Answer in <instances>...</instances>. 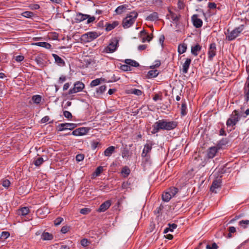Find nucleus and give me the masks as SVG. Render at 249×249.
<instances>
[{
  "label": "nucleus",
  "mask_w": 249,
  "mask_h": 249,
  "mask_svg": "<svg viewBox=\"0 0 249 249\" xmlns=\"http://www.w3.org/2000/svg\"><path fill=\"white\" fill-rule=\"evenodd\" d=\"M103 171V167L102 166H99L96 168L93 175L95 177L99 176Z\"/></svg>",
  "instance_id": "44"
},
{
  "label": "nucleus",
  "mask_w": 249,
  "mask_h": 249,
  "mask_svg": "<svg viewBox=\"0 0 249 249\" xmlns=\"http://www.w3.org/2000/svg\"><path fill=\"white\" fill-rule=\"evenodd\" d=\"M138 17V13L136 11H132L127 14V16L123 20V26L124 28L131 27L135 22Z\"/></svg>",
  "instance_id": "2"
},
{
  "label": "nucleus",
  "mask_w": 249,
  "mask_h": 249,
  "mask_svg": "<svg viewBox=\"0 0 249 249\" xmlns=\"http://www.w3.org/2000/svg\"><path fill=\"white\" fill-rule=\"evenodd\" d=\"M35 61L37 63V64L41 67H42L45 65V62L43 59L42 55H37L35 58Z\"/></svg>",
  "instance_id": "23"
},
{
  "label": "nucleus",
  "mask_w": 249,
  "mask_h": 249,
  "mask_svg": "<svg viewBox=\"0 0 249 249\" xmlns=\"http://www.w3.org/2000/svg\"><path fill=\"white\" fill-rule=\"evenodd\" d=\"M239 119V113L237 110H235L232 112L230 117L228 119L226 124L228 126H233L236 124L238 122Z\"/></svg>",
  "instance_id": "5"
},
{
  "label": "nucleus",
  "mask_w": 249,
  "mask_h": 249,
  "mask_svg": "<svg viewBox=\"0 0 249 249\" xmlns=\"http://www.w3.org/2000/svg\"><path fill=\"white\" fill-rule=\"evenodd\" d=\"M153 99L155 102L157 101L158 100H160V101L162 100V93H158V94H156L153 96Z\"/></svg>",
  "instance_id": "49"
},
{
  "label": "nucleus",
  "mask_w": 249,
  "mask_h": 249,
  "mask_svg": "<svg viewBox=\"0 0 249 249\" xmlns=\"http://www.w3.org/2000/svg\"><path fill=\"white\" fill-rule=\"evenodd\" d=\"M187 49V45L185 43L179 44L178 46V53L182 54L185 53Z\"/></svg>",
  "instance_id": "32"
},
{
  "label": "nucleus",
  "mask_w": 249,
  "mask_h": 249,
  "mask_svg": "<svg viewBox=\"0 0 249 249\" xmlns=\"http://www.w3.org/2000/svg\"><path fill=\"white\" fill-rule=\"evenodd\" d=\"M89 241L87 239H83L81 241V245L84 247L89 246Z\"/></svg>",
  "instance_id": "52"
},
{
  "label": "nucleus",
  "mask_w": 249,
  "mask_h": 249,
  "mask_svg": "<svg viewBox=\"0 0 249 249\" xmlns=\"http://www.w3.org/2000/svg\"><path fill=\"white\" fill-rule=\"evenodd\" d=\"M78 129L79 132L80 133V134H81V135L83 136V135H86V134H87L90 129L88 127H83L78 128Z\"/></svg>",
  "instance_id": "42"
},
{
  "label": "nucleus",
  "mask_w": 249,
  "mask_h": 249,
  "mask_svg": "<svg viewBox=\"0 0 249 249\" xmlns=\"http://www.w3.org/2000/svg\"><path fill=\"white\" fill-rule=\"evenodd\" d=\"M100 34L96 32H89L82 36L81 38L85 42H90L97 38Z\"/></svg>",
  "instance_id": "6"
},
{
  "label": "nucleus",
  "mask_w": 249,
  "mask_h": 249,
  "mask_svg": "<svg viewBox=\"0 0 249 249\" xmlns=\"http://www.w3.org/2000/svg\"><path fill=\"white\" fill-rule=\"evenodd\" d=\"M228 143V142L226 139H222L216 145L219 149L222 148L223 146L226 145Z\"/></svg>",
  "instance_id": "40"
},
{
  "label": "nucleus",
  "mask_w": 249,
  "mask_h": 249,
  "mask_svg": "<svg viewBox=\"0 0 249 249\" xmlns=\"http://www.w3.org/2000/svg\"><path fill=\"white\" fill-rule=\"evenodd\" d=\"M141 40L142 42L146 41L149 42L152 38V35H148L145 32L144 30H143L140 32V33Z\"/></svg>",
  "instance_id": "12"
},
{
  "label": "nucleus",
  "mask_w": 249,
  "mask_h": 249,
  "mask_svg": "<svg viewBox=\"0 0 249 249\" xmlns=\"http://www.w3.org/2000/svg\"><path fill=\"white\" fill-rule=\"evenodd\" d=\"M106 86L105 85H102L96 89V93L98 94H102L106 90Z\"/></svg>",
  "instance_id": "43"
},
{
  "label": "nucleus",
  "mask_w": 249,
  "mask_h": 249,
  "mask_svg": "<svg viewBox=\"0 0 249 249\" xmlns=\"http://www.w3.org/2000/svg\"><path fill=\"white\" fill-rule=\"evenodd\" d=\"M84 156L83 154H78L76 156V160L78 161H82L84 160Z\"/></svg>",
  "instance_id": "61"
},
{
  "label": "nucleus",
  "mask_w": 249,
  "mask_h": 249,
  "mask_svg": "<svg viewBox=\"0 0 249 249\" xmlns=\"http://www.w3.org/2000/svg\"><path fill=\"white\" fill-rule=\"evenodd\" d=\"M52 55L55 60V63H56L57 64L60 66L64 65L65 64V62L64 60L58 55L53 53Z\"/></svg>",
  "instance_id": "27"
},
{
  "label": "nucleus",
  "mask_w": 249,
  "mask_h": 249,
  "mask_svg": "<svg viewBox=\"0 0 249 249\" xmlns=\"http://www.w3.org/2000/svg\"><path fill=\"white\" fill-rule=\"evenodd\" d=\"M219 150L216 146L210 147L207 151V156L209 159L213 158Z\"/></svg>",
  "instance_id": "11"
},
{
  "label": "nucleus",
  "mask_w": 249,
  "mask_h": 249,
  "mask_svg": "<svg viewBox=\"0 0 249 249\" xmlns=\"http://www.w3.org/2000/svg\"><path fill=\"white\" fill-rule=\"evenodd\" d=\"M30 212L29 209L27 207H22L17 211V214L20 216H26Z\"/></svg>",
  "instance_id": "19"
},
{
  "label": "nucleus",
  "mask_w": 249,
  "mask_h": 249,
  "mask_svg": "<svg viewBox=\"0 0 249 249\" xmlns=\"http://www.w3.org/2000/svg\"><path fill=\"white\" fill-rule=\"evenodd\" d=\"M85 88V85L80 81L75 82L74 84L73 88L71 89L68 92L69 94H72L81 91Z\"/></svg>",
  "instance_id": "8"
},
{
  "label": "nucleus",
  "mask_w": 249,
  "mask_h": 249,
  "mask_svg": "<svg viewBox=\"0 0 249 249\" xmlns=\"http://www.w3.org/2000/svg\"><path fill=\"white\" fill-rule=\"evenodd\" d=\"M201 49V46L199 44H197L194 46H192L191 53L195 56H197L198 54V52L200 51Z\"/></svg>",
  "instance_id": "22"
},
{
  "label": "nucleus",
  "mask_w": 249,
  "mask_h": 249,
  "mask_svg": "<svg viewBox=\"0 0 249 249\" xmlns=\"http://www.w3.org/2000/svg\"><path fill=\"white\" fill-rule=\"evenodd\" d=\"M111 201L110 200H107L103 203H102L98 210V211L100 212H104L106 211L107 209H108L111 205Z\"/></svg>",
  "instance_id": "16"
},
{
  "label": "nucleus",
  "mask_w": 249,
  "mask_h": 249,
  "mask_svg": "<svg viewBox=\"0 0 249 249\" xmlns=\"http://www.w3.org/2000/svg\"><path fill=\"white\" fill-rule=\"evenodd\" d=\"M24 57L23 55H18L16 56L15 60L17 62H20L24 60Z\"/></svg>",
  "instance_id": "62"
},
{
  "label": "nucleus",
  "mask_w": 249,
  "mask_h": 249,
  "mask_svg": "<svg viewBox=\"0 0 249 249\" xmlns=\"http://www.w3.org/2000/svg\"><path fill=\"white\" fill-rule=\"evenodd\" d=\"M192 20L194 26L196 28H200L202 26V20L200 18H198V16L197 15H194L192 17Z\"/></svg>",
  "instance_id": "13"
},
{
  "label": "nucleus",
  "mask_w": 249,
  "mask_h": 249,
  "mask_svg": "<svg viewBox=\"0 0 249 249\" xmlns=\"http://www.w3.org/2000/svg\"><path fill=\"white\" fill-rule=\"evenodd\" d=\"M154 144L153 142L150 140L147 141L146 143L144 145L142 153V157L146 158V159L150 158V153Z\"/></svg>",
  "instance_id": "4"
},
{
  "label": "nucleus",
  "mask_w": 249,
  "mask_h": 249,
  "mask_svg": "<svg viewBox=\"0 0 249 249\" xmlns=\"http://www.w3.org/2000/svg\"><path fill=\"white\" fill-rule=\"evenodd\" d=\"M244 94L245 101L248 102L249 101V74L244 87Z\"/></svg>",
  "instance_id": "14"
},
{
  "label": "nucleus",
  "mask_w": 249,
  "mask_h": 249,
  "mask_svg": "<svg viewBox=\"0 0 249 249\" xmlns=\"http://www.w3.org/2000/svg\"><path fill=\"white\" fill-rule=\"evenodd\" d=\"M10 184L11 183L10 181L8 179H4L2 182V186L6 188H7L10 186Z\"/></svg>",
  "instance_id": "53"
},
{
  "label": "nucleus",
  "mask_w": 249,
  "mask_h": 249,
  "mask_svg": "<svg viewBox=\"0 0 249 249\" xmlns=\"http://www.w3.org/2000/svg\"><path fill=\"white\" fill-rule=\"evenodd\" d=\"M34 15V14L32 12L30 11H25L22 13V16L24 17L27 18H30L32 17H33Z\"/></svg>",
  "instance_id": "46"
},
{
  "label": "nucleus",
  "mask_w": 249,
  "mask_h": 249,
  "mask_svg": "<svg viewBox=\"0 0 249 249\" xmlns=\"http://www.w3.org/2000/svg\"><path fill=\"white\" fill-rule=\"evenodd\" d=\"M118 24V21H114L112 23L107 24L106 26V30L107 31H111L117 26Z\"/></svg>",
  "instance_id": "33"
},
{
  "label": "nucleus",
  "mask_w": 249,
  "mask_h": 249,
  "mask_svg": "<svg viewBox=\"0 0 249 249\" xmlns=\"http://www.w3.org/2000/svg\"><path fill=\"white\" fill-rule=\"evenodd\" d=\"M159 74L157 70H151L148 71V74L149 76L155 77H156Z\"/></svg>",
  "instance_id": "48"
},
{
  "label": "nucleus",
  "mask_w": 249,
  "mask_h": 249,
  "mask_svg": "<svg viewBox=\"0 0 249 249\" xmlns=\"http://www.w3.org/2000/svg\"><path fill=\"white\" fill-rule=\"evenodd\" d=\"M130 171L128 167L125 166L122 170V174L124 177H127L130 174Z\"/></svg>",
  "instance_id": "41"
},
{
  "label": "nucleus",
  "mask_w": 249,
  "mask_h": 249,
  "mask_svg": "<svg viewBox=\"0 0 249 249\" xmlns=\"http://www.w3.org/2000/svg\"><path fill=\"white\" fill-rule=\"evenodd\" d=\"M221 182L219 180H214L211 187V191L215 193H217L216 189L220 187Z\"/></svg>",
  "instance_id": "18"
},
{
  "label": "nucleus",
  "mask_w": 249,
  "mask_h": 249,
  "mask_svg": "<svg viewBox=\"0 0 249 249\" xmlns=\"http://www.w3.org/2000/svg\"><path fill=\"white\" fill-rule=\"evenodd\" d=\"M100 144L99 142L93 141L91 143V146L92 149L95 150Z\"/></svg>",
  "instance_id": "58"
},
{
  "label": "nucleus",
  "mask_w": 249,
  "mask_h": 249,
  "mask_svg": "<svg viewBox=\"0 0 249 249\" xmlns=\"http://www.w3.org/2000/svg\"><path fill=\"white\" fill-rule=\"evenodd\" d=\"M166 191L168 192V193L170 194V195H171V197H172L176 195V194L178 193V188L173 187L170 188Z\"/></svg>",
  "instance_id": "36"
},
{
  "label": "nucleus",
  "mask_w": 249,
  "mask_h": 249,
  "mask_svg": "<svg viewBox=\"0 0 249 249\" xmlns=\"http://www.w3.org/2000/svg\"><path fill=\"white\" fill-rule=\"evenodd\" d=\"M104 81L105 79L102 78L96 79L91 82L90 86L91 87H96L101 84L102 82H104Z\"/></svg>",
  "instance_id": "28"
},
{
  "label": "nucleus",
  "mask_w": 249,
  "mask_h": 249,
  "mask_svg": "<svg viewBox=\"0 0 249 249\" xmlns=\"http://www.w3.org/2000/svg\"><path fill=\"white\" fill-rule=\"evenodd\" d=\"M170 12V18L172 19L174 21H177L179 19V16L178 15H177L175 13H174L172 12Z\"/></svg>",
  "instance_id": "45"
},
{
  "label": "nucleus",
  "mask_w": 249,
  "mask_h": 249,
  "mask_svg": "<svg viewBox=\"0 0 249 249\" xmlns=\"http://www.w3.org/2000/svg\"><path fill=\"white\" fill-rule=\"evenodd\" d=\"M10 236V233L8 231H2L1 234V238L2 239H6L8 238Z\"/></svg>",
  "instance_id": "50"
},
{
  "label": "nucleus",
  "mask_w": 249,
  "mask_h": 249,
  "mask_svg": "<svg viewBox=\"0 0 249 249\" xmlns=\"http://www.w3.org/2000/svg\"><path fill=\"white\" fill-rule=\"evenodd\" d=\"M63 221V218L61 217H59L55 219L54 221V224L55 226H58L60 225Z\"/></svg>",
  "instance_id": "51"
},
{
  "label": "nucleus",
  "mask_w": 249,
  "mask_h": 249,
  "mask_svg": "<svg viewBox=\"0 0 249 249\" xmlns=\"http://www.w3.org/2000/svg\"><path fill=\"white\" fill-rule=\"evenodd\" d=\"M89 17V15L83 14L81 13H78L76 15L74 18L76 23H79L86 19Z\"/></svg>",
  "instance_id": "15"
},
{
  "label": "nucleus",
  "mask_w": 249,
  "mask_h": 249,
  "mask_svg": "<svg viewBox=\"0 0 249 249\" xmlns=\"http://www.w3.org/2000/svg\"><path fill=\"white\" fill-rule=\"evenodd\" d=\"M243 25H241L231 31L226 37L229 40H232L238 36L239 34L243 30Z\"/></svg>",
  "instance_id": "7"
},
{
  "label": "nucleus",
  "mask_w": 249,
  "mask_h": 249,
  "mask_svg": "<svg viewBox=\"0 0 249 249\" xmlns=\"http://www.w3.org/2000/svg\"><path fill=\"white\" fill-rule=\"evenodd\" d=\"M58 127V130L62 131L66 129L72 130L76 127V124L73 123H64L59 124Z\"/></svg>",
  "instance_id": "9"
},
{
  "label": "nucleus",
  "mask_w": 249,
  "mask_h": 249,
  "mask_svg": "<svg viewBox=\"0 0 249 249\" xmlns=\"http://www.w3.org/2000/svg\"><path fill=\"white\" fill-rule=\"evenodd\" d=\"M239 225L243 229H246L249 226V220H242L239 222Z\"/></svg>",
  "instance_id": "35"
},
{
  "label": "nucleus",
  "mask_w": 249,
  "mask_h": 249,
  "mask_svg": "<svg viewBox=\"0 0 249 249\" xmlns=\"http://www.w3.org/2000/svg\"><path fill=\"white\" fill-rule=\"evenodd\" d=\"M42 100V97L40 95H33L32 97V101L33 103L39 105Z\"/></svg>",
  "instance_id": "30"
},
{
  "label": "nucleus",
  "mask_w": 249,
  "mask_h": 249,
  "mask_svg": "<svg viewBox=\"0 0 249 249\" xmlns=\"http://www.w3.org/2000/svg\"><path fill=\"white\" fill-rule=\"evenodd\" d=\"M41 238L43 240H51L53 239V236L48 232H43L41 234Z\"/></svg>",
  "instance_id": "24"
},
{
  "label": "nucleus",
  "mask_w": 249,
  "mask_h": 249,
  "mask_svg": "<svg viewBox=\"0 0 249 249\" xmlns=\"http://www.w3.org/2000/svg\"><path fill=\"white\" fill-rule=\"evenodd\" d=\"M166 191L168 192V193L170 194V195H171V197H172L176 195V194L178 193V188L173 187L170 188Z\"/></svg>",
  "instance_id": "37"
},
{
  "label": "nucleus",
  "mask_w": 249,
  "mask_h": 249,
  "mask_svg": "<svg viewBox=\"0 0 249 249\" xmlns=\"http://www.w3.org/2000/svg\"><path fill=\"white\" fill-rule=\"evenodd\" d=\"M187 106L186 103L185 101H184L181 105V114L182 115L184 116L187 114Z\"/></svg>",
  "instance_id": "39"
},
{
  "label": "nucleus",
  "mask_w": 249,
  "mask_h": 249,
  "mask_svg": "<svg viewBox=\"0 0 249 249\" xmlns=\"http://www.w3.org/2000/svg\"><path fill=\"white\" fill-rule=\"evenodd\" d=\"M191 63L190 58H187L182 65V72L183 73H186L188 72L189 66Z\"/></svg>",
  "instance_id": "20"
},
{
  "label": "nucleus",
  "mask_w": 249,
  "mask_h": 249,
  "mask_svg": "<svg viewBox=\"0 0 249 249\" xmlns=\"http://www.w3.org/2000/svg\"><path fill=\"white\" fill-rule=\"evenodd\" d=\"M125 63L127 64L128 66L137 67L139 66V64L135 60L131 59H125L124 61Z\"/></svg>",
  "instance_id": "31"
},
{
  "label": "nucleus",
  "mask_w": 249,
  "mask_h": 249,
  "mask_svg": "<svg viewBox=\"0 0 249 249\" xmlns=\"http://www.w3.org/2000/svg\"><path fill=\"white\" fill-rule=\"evenodd\" d=\"M216 50L215 44H211L208 52V59L209 60H212L213 57L216 55Z\"/></svg>",
  "instance_id": "10"
},
{
  "label": "nucleus",
  "mask_w": 249,
  "mask_h": 249,
  "mask_svg": "<svg viewBox=\"0 0 249 249\" xmlns=\"http://www.w3.org/2000/svg\"><path fill=\"white\" fill-rule=\"evenodd\" d=\"M128 94H133L136 95L137 96H140L142 94V90L136 89H132L129 90H127L126 91Z\"/></svg>",
  "instance_id": "29"
},
{
  "label": "nucleus",
  "mask_w": 249,
  "mask_h": 249,
  "mask_svg": "<svg viewBox=\"0 0 249 249\" xmlns=\"http://www.w3.org/2000/svg\"><path fill=\"white\" fill-rule=\"evenodd\" d=\"M66 80V77L64 75H61L58 80V83L62 84Z\"/></svg>",
  "instance_id": "63"
},
{
  "label": "nucleus",
  "mask_w": 249,
  "mask_h": 249,
  "mask_svg": "<svg viewBox=\"0 0 249 249\" xmlns=\"http://www.w3.org/2000/svg\"><path fill=\"white\" fill-rule=\"evenodd\" d=\"M128 5L127 4L120 5L116 8L115 10V12L117 15H121L122 13L126 12V11L128 9Z\"/></svg>",
  "instance_id": "17"
},
{
  "label": "nucleus",
  "mask_w": 249,
  "mask_h": 249,
  "mask_svg": "<svg viewBox=\"0 0 249 249\" xmlns=\"http://www.w3.org/2000/svg\"><path fill=\"white\" fill-rule=\"evenodd\" d=\"M35 45L45 48L47 49H51V45L46 42H38L33 44Z\"/></svg>",
  "instance_id": "25"
},
{
  "label": "nucleus",
  "mask_w": 249,
  "mask_h": 249,
  "mask_svg": "<svg viewBox=\"0 0 249 249\" xmlns=\"http://www.w3.org/2000/svg\"><path fill=\"white\" fill-rule=\"evenodd\" d=\"M178 125V123L176 121H168L165 119L160 120L154 123L152 125V130L151 133L155 134L160 130H166L167 131L173 130Z\"/></svg>",
  "instance_id": "1"
},
{
  "label": "nucleus",
  "mask_w": 249,
  "mask_h": 249,
  "mask_svg": "<svg viewBox=\"0 0 249 249\" xmlns=\"http://www.w3.org/2000/svg\"><path fill=\"white\" fill-rule=\"evenodd\" d=\"M158 14L156 12H153L147 17L146 19L148 21H154L158 19Z\"/></svg>",
  "instance_id": "26"
},
{
  "label": "nucleus",
  "mask_w": 249,
  "mask_h": 249,
  "mask_svg": "<svg viewBox=\"0 0 249 249\" xmlns=\"http://www.w3.org/2000/svg\"><path fill=\"white\" fill-rule=\"evenodd\" d=\"M69 231V227L68 226H63L61 230L63 233H66Z\"/></svg>",
  "instance_id": "64"
},
{
  "label": "nucleus",
  "mask_w": 249,
  "mask_h": 249,
  "mask_svg": "<svg viewBox=\"0 0 249 249\" xmlns=\"http://www.w3.org/2000/svg\"><path fill=\"white\" fill-rule=\"evenodd\" d=\"M217 248L218 246L215 243H213L212 246H210L209 245L206 246L207 249H217Z\"/></svg>",
  "instance_id": "56"
},
{
  "label": "nucleus",
  "mask_w": 249,
  "mask_h": 249,
  "mask_svg": "<svg viewBox=\"0 0 249 249\" xmlns=\"http://www.w3.org/2000/svg\"><path fill=\"white\" fill-rule=\"evenodd\" d=\"M63 115L66 118L68 119H70L72 118L71 113L68 111H64L63 112Z\"/></svg>",
  "instance_id": "57"
},
{
  "label": "nucleus",
  "mask_w": 249,
  "mask_h": 249,
  "mask_svg": "<svg viewBox=\"0 0 249 249\" xmlns=\"http://www.w3.org/2000/svg\"><path fill=\"white\" fill-rule=\"evenodd\" d=\"M121 69L124 71H131V67L126 64L122 65Z\"/></svg>",
  "instance_id": "55"
},
{
  "label": "nucleus",
  "mask_w": 249,
  "mask_h": 249,
  "mask_svg": "<svg viewBox=\"0 0 249 249\" xmlns=\"http://www.w3.org/2000/svg\"><path fill=\"white\" fill-rule=\"evenodd\" d=\"M162 198L164 201L168 202L172 197L171 195L166 191L162 194Z\"/></svg>",
  "instance_id": "38"
},
{
  "label": "nucleus",
  "mask_w": 249,
  "mask_h": 249,
  "mask_svg": "<svg viewBox=\"0 0 249 249\" xmlns=\"http://www.w3.org/2000/svg\"><path fill=\"white\" fill-rule=\"evenodd\" d=\"M90 212V210L89 208H83L80 211V213L83 214H87Z\"/></svg>",
  "instance_id": "54"
},
{
  "label": "nucleus",
  "mask_w": 249,
  "mask_h": 249,
  "mask_svg": "<svg viewBox=\"0 0 249 249\" xmlns=\"http://www.w3.org/2000/svg\"><path fill=\"white\" fill-rule=\"evenodd\" d=\"M119 46V40L117 37L111 38L109 40L108 45L104 48L102 53H110L115 52Z\"/></svg>",
  "instance_id": "3"
},
{
  "label": "nucleus",
  "mask_w": 249,
  "mask_h": 249,
  "mask_svg": "<svg viewBox=\"0 0 249 249\" xmlns=\"http://www.w3.org/2000/svg\"><path fill=\"white\" fill-rule=\"evenodd\" d=\"M87 19H88L87 22V24H89L91 22H93L95 20V18L93 16L91 17L90 15H89V17Z\"/></svg>",
  "instance_id": "59"
},
{
  "label": "nucleus",
  "mask_w": 249,
  "mask_h": 249,
  "mask_svg": "<svg viewBox=\"0 0 249 249\" xmlns=\"http://www.w3.org/2000/svg\"><path fill=\"white\" fill-rule=\"evenodd\" d=\"M168 225H169V227L166 228L164 230L163 232L164 233H166L169 231H173V230L174 229H176L177 227V225L176 224H169Z\"/></svg>",
  "instance_id": "34"
},
{
  "label": "nucleus",
  "mask_w": 249,
  "mask_h": 249,
  "mask_svg": "<svg viewBox=\"0 0 249 249\" xmlns=\"http://www.w3.org/2000/svg\"><path fill=\"white\" fill-rule=\"evenodd\" d=\"M43 161V159L41 157H39L35 160L34 164L36 166H38L42 164Z\"/></svg>",
  "instance_id": "47"
},
{
  "label": "nucleus",
  "mask_w": 249,
  "mask_h": 249,
  "mask_svg": "<svg viewBox=\"0 0 249 249\" xmlns=\"http://www.w3.org/2000/svg\"><path fill=\"white\" fill-rule=\"evenodd\" d=\"M216 4L214 2H209L208 3V7L210 9H215L216 8Z\"/></svg>",
  "instance_id": "60"
},
{
  "label": "nucleus",
  "mask_w": 249,
  "mask_h": 249,
  "mask_svg": "<svg viewBox=\"0 0 249 249\" xmlns=\"http://www.w3.org/2000/svg\"><path fill=\"white\" fill-rule=\"evenodd\" d=\"M115 147L113 146H110L107 148L104 151V155L106 157H110L113 153L115 152Z\"/></svg>",
  "instance_id": "21"
}]
</instances>
